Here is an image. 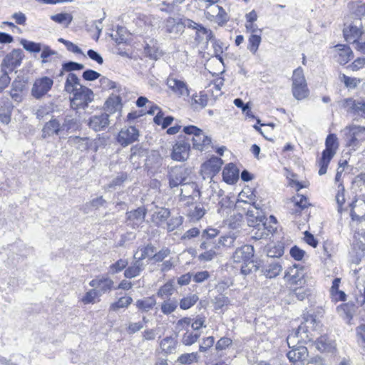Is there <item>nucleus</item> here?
I'll return each mask as SVG.
<instances>
[{
	"label": "nucleus",
	"instance_id": "obj_1",
	"mask_svg": "<svg viewBox=\"0 0 365 365\" xmlns=\"http://www.w3.org/2000/svg\"><path fill=\"white\" fill-rule=\"evenodd\" d=\"M246 218L247 224L250 227L257 228L253 238L260 240L267 238L270 234L274 232L276 228L272 226H267L265 220V215L262 210H250L247 208L246 212Z\"/></svg>",
	"mask_w": 365,
	"mask_h": 365
},
{
	"label": "nucleus",
	"instance_id": "obj_2",
	"mask_svg": "<svg viewBox=\"0 0 365 365\" xmlns=\"http://www.w3.org/2000/svg\"><path fill=\"white\" fill-rule=\"evenodd\" d=\"M338 104L349 115L353 117L354 120H358L359 118H365V101L363 98H346L339 101Z\"/></svg>",
	"mask_w": 365,
	"mask_h": 365
},
{
	"label": "nucleus",
	"instance_id": "obj_3",
	"mask_svg": "<svg viewBox=\"0 0 365 365\" xmlns=\"http://www.w3.org/2000/svg\"><path fill=\"white\" fill-rule=\"evenodd\" d=\"M292 92L297 100H302L309 96V91L302 67H298L293 71L292 77Z\"/></svg>",
	"mask_w": 365,
	"mask_h": 365
},
{
	"label": "nucleus",
	"instance_id": "obj_4",
	"mask_svg": "<svg viewBox=\"0 0 365 365\" xmlns=\"http://www.w3.org/2000/svg\"><path fill=\"white\" fill-rule=\"evenodd\" d=\"M183 131L185 134L192 135V147L198 150H206L211 144V138L205 135L204 132L195 125L185 126Z\"/></svg>",
	"mask_w": 365,
	"mask_h": 365
},
{
	"label": "nucleus",
	"instance_id": "obj_5",
	"mask_svg": "<svg viewBox=\"0 0 365 365\" xmlns=\"http://www.w3.org/2000/svg\"><path fill=\"white\" fill-rule=\"evenodd\" d=\"M72 94L71 105V108L75 110L85 109L93 101V92L84 86H81L78 90Z\"/></svg>",
	"mask_w": 365,
	"mask_h": 365
},
{
	"label": "nucleus",
	"instance_id": "obj_6",
	"mask_svg": "<svg viewBox=\"0 0 365 365\" xmlns=\"http://www.w3.org/2000/svg\"><path fill=\"white\" fill-rule=\"evenodd\" d=\"M54 81L48 76L36 78L31 89V95L36 100H40L46 96L52 89Z\"/></svg>",
	"mask_w": 365,
	"mask_h": 365
},
{
	"label": "nucleus",
	"instance_id": "obj_7",
	"mask_svg": "<svg viewBox=\"0 0 365 365\" xmlns=\"http://www.w3.org/2000/svg\"><path fill=\"white\" fill-rule=\"evenodd\" d=\"M24 57V54L21 49L14 48L3 58L0 65L1 70H5L9 73L13 72L21 66Z\"/></svg>",
	"mask_w": 365,
	"mask_h": 365
},
{
	"label": "nucleus",
	"instance_id": "obj_8",
	"mask_svg": "<svg viewBox=\"0 0 365 365\" xmlns=\"http://www.w3.org/2000/svg\"><path fill=\"white\" fill-rule=\"evenodd\" d=\"M189 175V169L184 166H175L170 169L168 173L169 187H177L186 182Z\"/></svg>",
	"mask_w": 365,
	"mask_h": 365
},
{
	"label": "nucleus",
	"instance_id": "obj_9",
	"mask_svg": "<svg viewBox=\"0 0 365 365\" xmlns=\"http://www.w3.org/2000/svg\"><path fill=\"white\" fill-rule=\"evenodd\" d=\"M304 344V343L301 342L300 340H297L294 346L291 344H288L290 350L287 352V356L291 362H302L307 360L309 353L307 348Z\"/></svg>",
	"mask_w": 365,
	"mask_h": 365
},
{
	"label": "nucleus",
	"instance_id": "obj_10",
	"mask_svg": "<svg viewBox=\"0 0 365 365\" xmlns=\"http://www.w3.org/2000/svg\"><path fill=\"white\" fill-rule=\"evenodd\" d=\"M361 21L356 20L350 24L346 23L343 29V34L346 41L352 43L364 33Z\"/></svg>",
	"mask_w": 365,
	"mask_h": 365
},
{
	"label": "nucleus",
	"instance_id": "obj_11",
	"mask_svg": "<svg viewBox=\"0 0 365 365\" xmlns=\"http://www.w3.org/2000/svg\"><path fill=\"white\" fill-rule=\"evenodd\" d=\"M139 137V131L134 126L123 128L117 137V141L122 146L125 147L138 140Z\"/></svg>",
	"mask_w": 365,
	"mask_h": 365
},
{
	"label": "nucleus",
	"instance_id": "obj_12",
	"mask_svg": "<svg viewBox=\"0 0 365 365\" xmlns=\"http://www.w3.org/2000/svg\"><path fill=\"white\" fill-rule=\"evenodd\" d=\"M306 326H308L303 321L298 327L297 330L289 334L287 338V344H291L292 346L295 345V342L297 340H300L301 342L306 343L311 340V336L309 335L310 331Z\"/></svg>",
	"mask_w": 365,
	"mask_h": 365
},
{
	"label": "nucleus",
	"instance_id": "obj_13",
	"mask_svg": "<svg viewBox=\"0 0 365 365\" xmlns=\"http://www.w3.org/2000/svg\"><path fill=\"white\" fill-rule=\"evenodd\" d=\"M110 115L107 113H101L91 116L88 120V126L96 132L106 130L109 124Z\"/></svg>",
	"mask_w": 365,
	"mask_h": 365
},
{
	"label": "nucleus",
	"instance_id": "obj_14",
	"mask_svg": "<svg viewBox=\"0 0 365 365\" xmlns=\"http://www.w3.org/2000/svg\"><path fill=\"white\" fill-rule=\"evenodd\" d=\"M190 150V145L188 142L178 141L173 147L171 158L178 162L185 161L189 158Z\"/></svg>",
	"mask_w": 365,
	"mask_h": 365
},
{
	"label": "nucleus",
	"instance_id": "obj_15",
	"mask_svg": "<svg viewBox=\"0 0 365 365\" xmlns=\"http://www.w3.org/2000/svg\"><path fill=\"white\" fill-rule=\"evenodd\" d=\"M260 271L267 278H274L282 272V266L275 259H264L261 263Z\"/></svg>",
	"mask_w": 365,
	"mask_h": 365
},
{
	"label": "nucleus",
	"instance_id": "obj_16",
	"mask_svg": "<svg viewBox=\"0 0 365 365\" xmlns=\"http://www.w3.org/2000/svg\"><path fill=\"white\" fill-rule=\"evenodd\" d=\"M147 210L144 207H139L134 210L127 212L126 220L128 225L133 228H138L144 221Z\"/></svg>",
	"mask_w": 365,
	"mask_h": 365
},
{
	"label": "nucleus",
	"instance_id": "obj_17",
	"mask_svg": "<svg viewBox=\"0 0 365 365\" xmlns=\"http://www.w3.org/2000/svg\"><path fill=\"white\" fill-rule=\"evenodd\" d=\"M254 247L250 245H245L236 249L232 255V259L235 263H242L252 259L254 257Z\"/></svg>",
	"mask_w": 365,
	"mask_h": 365
},
{
	"label": "nucleus",
	"instance_id": "obj_18",
	"mask_svg": "<svg viewBox=\"0 0 365 365\" xmlns=\"http://www.w3.org/2000/svg\"><path fill=\"white\" fill-rule=\"evenodd\" d=\"M167 85L179 97H187L190 94L188 87L183 81L170 77L167 80Z\"/></svg>",
	"mask_w": 365,
	"mask_h": 365
},
{
	"label": "nucleus",
	"instance_id": "obj_19",
	"mask_svg": "<svg viewBox=\"0 0 365 365\" xmlns=\"http://www.w3.org/2000/svg\"><path fill=\"white\" fill-rule=\"evenodd\" d=\"M222 164L223 161L220 158L212 156L202 164V172L208 174L212 178L220 172Z\"/></svg>",
	"mask_w": 365,
	"mask_h": 365
},
{
	"label": "nucleus",
	"instance_id": "obj_20",
	"mask_svg": "<svg viewBox=\"0 0 365 365\" xmlns=\"http://www.w3.org/2000/svg\"><path fill=\"white\" fill-rule=\"evenodd\" d=\"M298 265L294 264L285 272L284 278L292 284L302 285L304 283V269L302 267L298 268Z\"/></svg>",
	"mask_w": 365,
	"mask_h": 365
},
{
	"label": "nucleus",
	"instance_id": "obj_21",
	"mask_svg": "<svg viewBox=\"0 0 365 365\" xmlns=\"http://www.w3.org/2000/svg\"><path fill=\"white\" fill-rule=\"evenodd\" d=\"M62 131L61 123L56 118H52L45 123L41 130V137L46 139L53 135H59Z\"/></svg>",
	"mask_w": 365,
	"mask_h": 365
},
{
	"label": "nucleus",
	"instance_id": "obj_22",
	"mask_svg": "<svg viewBox=\"0 0 365 365\" xmlns=\"http://www.w3.org/2000/svg\"><path fill=\"white\" fill-rule=\"evenodd\" d=\"M91 287H95L98 293L103 294L110 292L113 287V281L108 277H97L89 282Z\"/></svg>",
	"mask_w": 365,
	"mask_h": 365
},
{
	"label": "nucleus",
	"instance_id": "obj_23",
	"mask_svg": "<svg viewBox=\"0 0 365 365\" xmlns=\"http://www.w3.org/2000/svg\"><path fill=\"white\" fill-rule=\"evenodd\" d=\"M165 30L175 37L183 33L181 17H168L165 21Z\"/></svg>",
	"mask_w": 365,
	"mask_h": 365
},
{
	"label": "nucleus",
	"instance_id": "obj_24",
	"mask_svg": "<svg viewBox=\"0 0 365 365\" xmlns=\"http://www.w3.org/2000/svg\"><path fill=\"white\" fill-rule=\"evenodd\" d=\"M336 47L337 53L335 58H336V61L341 65H345L354 57L353 51L349 46L339 44Z\"/></svg>",
	"mask_w": 365,
	"mask_h": 365
},
{
	"label": "nucleus",
	"instance_id": "obj_25",
	"mask_svg": "<svg viewBox=\"0 0 365 365\" xmlns=\"http://www.w3.org/2000/svg\"><path fill=\"white\" fill-rule=\"evenodd\" d=\"M325 150H323L322 155L333 158L339 147L338 139L335 134L328 135L325 140Z\"/></svg>",
	"mask_w": 365,
	"mask_h": 365
},
{
	"label": "nucleus",
	"instance_id": "obj_26",
	"mask_svg": "<svg viewBox=\"0 0 365 365\" xmlns=\"http://www.w3.org/2000/svg\"><path fill=\"white\" fill-rule=\"evenodd\" d=\"M239 169L234 163H228L223 169L222 177L229 184L235 183L239 178Z\"/></svg>",
	"mask_w": 365,
	"mask_h": 365
},
{
	"label": "nucleus",
	"instance_id": "obj_27",
	"mask_svg": "<svg viewBox=\"0 0 365 365\" xmlns=\"http://www.w3.org/2000/svg\"><path fill=\"white\" fill-rule=\"evenodd\" d=\"M200 248L201 250H206L203 253H201L198 256V259L200 261L207 262V261L212 260L215 257V256L216 255V252H215V250L219 248V245H211V243H210L208 242L202 241L200 243Z\"/></svg>",
	"mask_w": 365,
	"mask_h": 365
},
{
	"label": "nucleus",
	"instance_id": "obj_28",
	"mask_svg": "<svg viewBox=\"0 0 365 365\" xmlns=\"http://www.w3.org/2000/svg\"><path fill=\"white\" fill-rule=\"evenodd\" d=\"M178 344L176 337L166 336L160 341V347L165 355H168L176 352Z\"/></svg>",
	"mask_w": 365,
	"mask_h": 365
},
{
	"label": "nucleus",
	"instance_id": "obj_29",
	"mask_svg": "<svg viewBox=\"0 0 365 365\" xmlns=\"http://www.w3.org/2000/svg\"><path fill=\"white\" fill-rule=\"evenodd\" d=\"M13 105L9 101H3L0 102V122L3 124L8 125L11 118Z\"/></svg>",
	"mask_w": 365,
	"mask_h": 365
},
{
	"label": "nucleus",
	"instance_id": "obj_30",
	"mask_svg": "<svg viewBox=\"0 0 365 365\" xmlns=\"http://www.w3.org/2000/svg\"><path fill=\"white\" fill-rule=\"evenodd\" d=\"M170 217L169 209L160 207L151 217L152 222L158 227H162Z\"/></svg>",
	"mask_w": 365,
	"mask_h": 365
},
{
	"label": "nucleus",
	"instance_id": "obj_31",
	"mask_svg": "<svg viewBox=\"0 0 365 365\" xmlns=\"http://www.w3.org/2000/svg\"><path fill=\"white\" fill-rule=\"evenodd\" d=\"M81 86L82 85L80 83V79L77 75L73 73H69L64 85L65 91L72 94L77 91Z\"/></svg>",
	"mask_w": 365,
	"mask_h": 365
},
{
	"label": "nucleus",
	"instance_id": "obj_32",
	"mask_svg": "<svg viewBox=\"0 0 365 365\" xmlns=\"http://www.w3.org/2000/svg\"><path fill=\"white\" fill-rule=\"evenodd\" d=\"M144 53L147 57L153 60H158L163 56V52L159 49L156 41L153 40L146 43L144 47Z\"/></svg>",
	"mask_w": 365,
	"mask_h": 365
},
{
	"label": "nucleus",
	"instance_id": "obj_33",
	"mask_svg": "<svg viewBox=\"0 0 365 365\" xmlns=\"http://www.w3.org/2000/svg\"><path fill=\"white\" fill-rule=\"evenodd\" d=\"M181 186H182L180 192V195L182 197L189 198L200 196V191L197 189V185L195 182H186Z\"/></svg>",
	"mask_w": 365,
	"mask_h": 365
},
{
	"label": "nucleus",
	"instance_id": "obj_34",
	"mask_svg": "<svg viewBox=\"0 0 365 365\" xmlns=\"http://www.w3.org/2000/svg\"><path fill=\"white\" fill-rule=\"evenodd\" d=\"M264 262L262 260L250 259L248 262H242L241 267V273L244 275H248L251 273L256 272L260 270L261 263Z\"/></svg>",
	"mask_w": 365,
	"mask_h": 365
},
{
	"label": "nucleus",
	"instance_id": "obj_35",
	"mask_svg": "<svg viewBox=\"0 0 365 365\" xmlns=\"http://www.w3.org/2000/svg\"><path fill=\"white\" fill-rule=\"evenodd\" d=\"M68 143L81 151L87 150L91 146L89 138L87 137L71 136Z\"/></svg>",
	"mask_w": 365,
	"mask_h": 365
},
{
	"label": "nucleus",
	"instance_id": "obj_36",
	"mask_svg": "<svg viewBox=\"0 0 365 365\" xmlns=\"http://www.w3.org/2000/svg\"><path fill=\"white\" fill-rule=\"evenodd\" d=\"M156 304V299L154 296L145 297L142 299L136 301V307L144 312H148L151 310Z\"/></svg>",
	"mask_w": 365,
	"mask_h": 365
},
{
	"label": "nucleus",
	"instance_id": "obj_37",
	"mask_svg": "<svg viewBox=\"0 0 365 365\" xmlns=\"http://www.w3.org/2000/svg\"><path fill=\"white\" fill-rule=\"evenodd\" d=\"M121 108V98L119 96H110L105 103V109L110 113H115Z\"/></svg>",
	"mask_w": 365,
	"mask_h": 365
},
{
	"label": "nucleus",
	"instance_id": "obj_38",
	"mask_svg": "<svg viewBox=\"0 0 365 365\" xmlns=\"http://www.w3.org/2000/svg\"><path fill=\"white\" fill-rule=\"evenodd\" d=\"M349 8L351 14L357 19L356 20L361 21V17L365 15V4L361 1L350 3Z\"/></svg>",
	"mask_w": 365,
	"mask_h": 365
},
{
	"label": "nucleus",
	"instance_id": "obj_39",
	"mask_svg": "<svg viewBox=\"0 0 365 365\" xmlns=\"http://www.w3.org/2000/svg\"><path fill=\"white\" fill-rule=\"evenodd\" d=\"M208 103V97L206 94L200 93V94L193 95L191 101V106L195 110L205 108Z\"/></svg>",
	"mask_w": 365,
	"mask_h": 365
},
{
	"label": "nucleus",
	"instance_id": "obj_40",
	"mask_svg": "<svg viewBox=\"0 0 365 365\" xmlns=\"http://www.w3.org/2000/svg\"><path fill=\"white\" fill-rule=\"evenodd\" d=\"M205 214V210L202 205H192L188 210V216L195 220H198L202 218Z\"/></svg>",
	"mask_w": 365,
	"mask_h": 365
},
{
	"label": "nucleus",
	"instance_id": "obj_41",
	"mask_svg": "<svg viewBox=\"0 0 365 365\" xmlns=\"http://www.w3.org/2000/svg\"><path fill=\"white\" fill-rule=\"evenodd\" d=\"M220 231L215 228H207L202 231L201 235V239L202 241H206L211 245H215L217 243L214 241V239L219 235Z\"/></svg>",
	"mask_w": 365,
	"mask_h": 365
},
{
	"label": "nucleus",
	"instance_id": "obj_42",
	"mask_svg": "<svg viewBox=\"0 0 365 365\" xmlns=\"http://www.w3.org/2000/svg\"><path fill=\"white\" fill-rule=\"evenodd\" d=\"M178 302L175 299L165 300L161 304V312L166 315L170 314L175 311Z\"/></svg>",
	"mask_w": 365,
	"mask_h": 365
},
{
	"label": "nucleus",
	"instance_id": "obj_43",
	"mask_svg": "<svg viewBox=\"0 0 365 365\" xmlns=\"http://www.w3.org/2000/svg\"><path fill=\"white\" fill-rule=\"evenodd\" d=\"M78 128V120L76 118H73L72 115H66L63 123H61V129L63 130H74Z\"/></svg>",
	"mask_w": 365,
	"mask_h": 365
},
{
	"label": "nucleus",
	"instance_id": "obj_44",
	"mask_svg": "<svg viewBox=\"0 0 365 365\" xmlns=\"http://www.w3.org/2000/svg\"><path fill=\"white\" fill-rule=\"evenodd\" d=\"M198 354L197 353H187L181 354L177 359L176 363H179L180 364L189 365L194 362L198 361Z\"/></svg>",
	"mask_w": 365,
	"mask_h": 365
},
{
	"label": "nucleus",
	"instance_id": "obj_45",
	"mask_svg": "<svg viewBox=\"0 0 365 365\" xmlns=\"http://www.w3.org/2000/svg\"><path fill=\"white\" fill-rule=\"evenodd\" d=\"M20 43L26 51L31 53H38L42 49V46L40 43H36L26 39H21Z\"/></svg>",
	"mask_w": 365,
	"mask_h": 365
},
{
	"label": "nucleus",
	"instance_id": "obj_46",
	"mask_svg": "<svg viewBox=\"0 0 365 365\" xmlns=\"http://www.w3.org/2000/svg\"><path fill=\"white\" fill-rule=\"evenodd\" d=\"M137 251H138L140 259L148 258L150 260H152V256L153 255L155 249L153 245L148 244L146 246L138 247Z\"/></svg>",
	"mask_w": 365,
	"mask_h": 365
},
{
	"label": "nucleus",
	"instance_id": "obj_47",
	"mask_svg": "<svg viewBox=\"0 0 365 365\" xmlns=\"http://www.w3.org/2000/svg\"><path fill=\"white\" fill-rule=\"evenodd\" d=\"M284 254V247L282 245H274L269 247L267 251V259H274V258H279Z\"/></svg>",
	"mask_w": 365,
	"mask_h": 365
},
{
	"label": "nucleus",
	"instance_id": "obj_48",
	"mask_svg": "<svg viewBox=\"0 0 365 365\" xmlns=\"http://www.w3.org/2000/svg\"><path fill=\"white\" fill-rule=\"evenodd\" d=\"M51 19L58 24H65L66 26H68L73 20L72 16L68 13H60L52 15Z\"/></svg>",
	"mask_w": 365,
	"mask_h": 365
},
{
	"label": "nucleus",
	"instance_id": "obj_49",
	"mask_svg": "<svg viewBox=\"0 0 365 365\" xmlns=\"http://www.w3.org/2000/svg\"><path fill=\"white\" fill-rule=\"evenodd\" d=\"M128 264V262L126 259H120L109 267V272L111 274L119 273L125 269Z\"/></svg>",
	"mask_w": 365,
	"mask_h": 365
},
{
	"label": "nucleus",
	"instance_id": "obj_50",
	"mask_svg": "<svg viewBox=\"0 0 365 365\" xmlns=\"http://www.w3.org/2000/svg\"><path fill=\"white\" fill-rule=\"evenodd\" d=\"M198 300V297L196 294H192L182 298L180 302V307L182 309H188L192 307Z\"/></svg>",
	"mask_w": 365,
	"mask_h": 365
},
{
	"label": "nucleus",
	"instance_id": "obj_51",
	"mask_svg": "<svg viewBox=\"0 0 365 365\" xmlns=\"http://www.w3.org/2000/svg\"><path fill=\"white\" fill-rule=\"evenodd\" d=\"M174 290L173 284L172 282H168L164 285L160 287L157 292V295L163 299L165 297H168L173 294Z\"/></svg>",
	"mask_w": 365,
	"mask_h": 365
},
{
	"label": "nucleus",
	"instance_id": "obj_52",
	"mask_svg": "<svg viewBox=\"0 0 365 365\" xmlns=\"http://www.w3.org/2000/svg\"><path fill=\"white\" fill-rule=\"evenodd\" d=\"M261 43V36L259 35L252 34L249 38V45L247 46L248 50L255 54Z\"/></svg>",
	"mask_w": 365,
	"mask_h": 365
},
{
	"label": "nucleus",
	"instance_id": "obj_53",
	"mask_svg": "<svg viewBox=\"0 0 365 365\" xmlns=\"http://www.w3.org/2000/svg\"><path fill=\"white\" fill-rule=\"evenodd\" d=\"M339 80L344 83L346 88L351 89L355 88L360 82L359 79L349 77L344 73L339 75Z\"/></svg>",
	"mask_w": 365,
	"mask_h": 365
},
{
	"label": "nucleus",
	"instance_id": "obj_54",
	"mask_svg": "<svg viewBox=\"0 0 365 365\" xmlns=\"http://www.w3.org/2000/svg\"><path fill=\"white\" fill-rule=\"evenodd\" d=\"M183 222V217L182 216L172 217L166 222V229L168 232H172L176 228L180 227Z\"/></svg>",
	"mask_w": 365,
	"mask_h": 365
},
{
	"label": "nucleus",
	"instance_id": "obj_55",
	"mask_svg": "<svg viewBox=\"0 0 365 365\" xmlns=\"http://www.w3.org/2000/svg\"><path fill=\"white\" fill-rule=\"evenodd\" d=\"M133 299L130 297H120L116 302L111 304L110 308L113 310H116L120 308L127 307L131 304Z\"/></svg>",
	"mask_w": 365,
	"mask_h": 365
},
{
	"label": "nucleus",
	"instance_id": "obj_56",
	"mask_svg": "<svg viewBox=\"0 0 365 365\" xmlns=\"http://www.w3.org/2000/svg\"><path fill=\"white\" fill-rule=\"evenodd\" d=\"M11 78L9 73L5 70H1L0 74V93H2L11 83Z\"/></svg>",
	"mask_w": 365,
	"mask_h": 365
},
{
	"label": "nucleus",
	"instance_id": "obj_57",
	"mask_svg": "<svg viewBox=\"0 0 365 365\" xmlns=\"http://www.w3.org/2000/svg\"><path fill=\"white\" fill-rule=\"evenodd\" d=\"M337 312L346 322L349 323L351 320L353 315L347 304L338 307Z\"/></svg>",
	"mask_w": 365,
	"mask_h": 365
},
{
	"label": "nucleus",
	"instance_id": "obj_58",
	"mask_svg": "<svg viewBox=\"0 0 365 365\" xmlns=\"http://www.w3.org/2000/svg\"><path fill=\"white\" fill-rule=\"evenodd\" d=\"M200 337V334L192 332H186L182 338V342L186 346H190L195 343Z\"/></svg>",
	"mask_w": 365,
	"mask_h": 365
},
{
	"label": "nucleus",
	"instance_id": "obj_59",
	"mask_svg": "<svg viewBox=\"0 0 365 365\" xmlns=\"http://www.w3.org/2000/svg\"><path fill=\"white\" fill-rule=\"evenodd\" d=\"M222 7L218 5L211 4L207 7V10L205 12L206 18L210 21L214 19V16L217 14L222 10Z\"/></svg>",
	"mask_w": 365,
	"mask_h": 365
},
{
	"label": "nucleus",
	"instance_id": "obj_60",
	"mask_svg": "<svg viewBox=\"0 0 365 365\" xmlns=\"http://www.w3.org/2000/svg\"><path fill=\"white\" fill-rule=\"evenodd\" d=\"M229 21V16L224 9L217 14L214 16L212 21L217 24L220 26H223Z\"/></svg>",
	"mask_w": 365,
	"mask_h": 365
},
{
	"label": "nucleus",
	"instance_id": "obj_61",
	"mask_svg": "<svg viewBox=\"0 0 365 365\" xmlns=\"http://www.w3.org/2000/svg\"><path fill=\"white\" fill-rule=\"evenodd\" d=\"M170 254V250L168 247H163L159 252L153 254L152 261L154 262H163Z\"/></svg>",
	"mask_w": 365,
	"mask_h": 365
},
{
	"label": "nucleus",
	"instance_id": "obj_62",
	"mask_svg": "<svg viewBox=\"0 0 365 365\" xmlns=\"http://www.w3.org/2000/svg\"><path fill=\"white\" fill-rule=\"evenodd\" d=\"M356 288L359 293H356V300L358 304L362 306L365 303V282L359 283Z\"/></svg>",
	"mask_w": 365,
	"mask_h": 365
},
{
	"label": "nucleus",
	"instance_id": "obj_63",
	"mask_svg": "<svg viewBox=\"0 0 365 365\" xmlns=\"http://www.w3.org/2000/svg\"><path fill=\"white\" fill-rule=\"evenodd\" d=\"M63 71L66 72H70L73 71H81L84 68V65L74 62V61H68L63 63Z\"/></svg>",
	"mask_w": 365,
	"mask_h": 365
},
{
	"label": "nucleus",
	"instance_id": "obj_64",
	"mask_svg": "<svg viewBox=\"0 0 365 365\" xmlns=\"http://www.w3.org/2000/svg\"><path fill=\"white\" fill-rule=\"evenodd\" d=\"M354 49L361 53H365V32L356 41L352 43Z\"/></svg>",
	"mask_w": 365,
	"mask_h": 365
}]
</instances>
